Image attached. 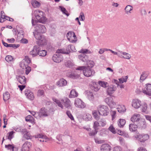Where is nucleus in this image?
<instances>
[{"mask_svg": "<svg viewBox=\"0 0 151 151\" xmlns=\"http://www.w3.org/2000/svg\"><path fill=\"white\" fill-rule=\"evenodd\" d=\"M36 32H33L35 37L38 40L37 44L39 45H45L46 44V40L43 35L41 33H44L46 31L45 26L41 24H37L36 28Z\"/></svg>", "mask_w": 151, "mask_h": 151, "instance_id": "obj_1", "label": "nucleus"}, {"mask_svg": "<svg viewBox=\"0 0 151 151\" xmlns=\"http://www.w3.org/2000/svg\"><path fill=\"white\" fill-rule=\"evenodd\" d=\"M35 16L37 22L42 23H45L47 20L46 17L43 15L44 13L41 11L36 10L34 12Z\"/></svg>", "mask_w": 151, "mask_h": 151, "instance_id": "obj_2", "label": "nucleus"}, {"mask_svg": "<svg viewBox=\"0 0 151 151\" xmlns=\"http://www.w3.org/2000/svg\"><path fill=\"white\" fill-rule=\"evenodd\" d=\"M145 126L144 122L140 121L137 124H136L135 123H133L130 124L129 125V128L130 131L134 132L137 130L138 127L139 128H142Z\"/></svg>", "mask_w": 151, "mask_h": 151, "instance_id": "obj_3", "label": "nucleus"}, {"mask_svg": "<svg viewBox=\"0 0 151 151\" xmlns=\"http://www.w3.org/2000/svg\"><path fill=\"white\" fill-rule=\"evenodd\" d=\"M99 114L103 116H106L108 115L109 112L107 106L104 105H99L97 107Z\"/></svg>", "mask_w": 151, "mask_h": 151, "instance_id": "obj_4", "label": "nucleus"}, {"mask_svg": "<svg viewBox=\"0 0 151 151\" xmlns=\"http://www.w3.org/2000/svg\"><path fill=\"white\" fill-rule=\"evenodd\" d=\"M35 45L33 47L32 50L29 52V54L31 55L33 57L37 56L38 55L39 51L40 50V47L44 45Z\"/></svg>", "mask_w": 151, "mask_h": 151, "instance_id": "obj_5", "label": "nucleus"}, {"mask_svg": "<svg viewBox=\"0 0 151 151\" xmlns=\"http://www.w3.org/2000/svg\"><path fill=\"white\" fill-rule=\"evenodd\" d=\"M94 71L92 70L90 68H88L86 66V68H85L83 71V73L84 75L87 77H89L94 75L95 73Z\"/></svg>", "mask_w": 151, "mask_h": 151, "instance_id": "obj_6", "label": "nucleus"}, {"mask_svg": "<svg viewBox=\"0 0 151 151\" xmlns=\"http://www.w3.org/2000/svg\"><path fill=\"white\" fill-rule=\"evenodd\" d=\"M25 58L26 60H23L19 64L20 67L24 69L26 68V67L28 66L29 63H30L31 62L30 59L29 58L28 56H26Z\"/></svg>", "mask_w": 151, "mask_h": 151, "instance_id": "obj_7", "label": "nucleus"}, {"mask_svg": "<svg viewBox=\"0 0 151 151\" xmlns=\"http://www.w3.org/2000/svg\"><path fill=\"white\" fill-rule=\"evenodd\" d=\"M74 104L75 106L80 108H83L86 107L85 103L79 98H76Z\"/></svg>", "mask_w": 151, "mask_h": 151, "instance_id": "obj_8", "label": "nucleus"}, {"mask_svg": "<svg viewBox=\"0 0 151 151\" xmlns=\"http://www.w3.org/2000/svg\"><path fill=\"white\" fill-rule=\"evenodd\" d=\"M32 144L28 141H26L22 145L21 151H29L31 147Z\"/></svg>", "mask_w": 151, "mask_h": 151, "instance_id": "obj_9", "label": "nucleus"}, {"mask_svg": "<svg viewBox=\"0 0 151 151\" xmlns=\"http://www.w3.org/2000/svg\"><path fill=\"white\" fill-rule=\"evenodd\" d=\"M66 37L68 40L70 42H74L76 41V40H74L76 37L74 33L73 32H68L67 34Z\"/></svg>", "mask_w": 151, "mask_h": 151, "instance_id": "obj_10", "label": "nucleus"}, {"mask_svg": "<svg viewBox=\"0 0 151 151\" xmlns=\"http://www.w3.org/2000/svg\"><path fill=\"white\" fill-rule=\"evenodd\" d=\"M52 59L54 62L59 63L63 60V57L62 54H57L53 55Z\"/></svg>", "mask_w": 151, "mask_h": 151, "instance_id": "obj_11", "label": "nucleus"}, {"mask_svg": "<svg viewBox=\"0 0 151 151\" xmlns=\"http://www.w3.org/2000/svg\"><path fill=\"white\" fill-rule=\"evenodd\" d=\"M137 136V139L141 142H145L149 138V135L147 134H139Z\"/></svg>", "mask_w": 151, "mask_h": 151, "instance_id": "obj_12", "label": "nucleus"}, {"mask_svg": "<svg viewBox=\"0 0 151 151\" xmlns=\"http://www.w3.org/2000/svg\"><path fill=\"white\" fill-rule=\"evenodd\" d=\"M145 89H142L143 93L147 95L151 96V84H146Z\"/></svg>", "mask_w": 151, "mask_h": 151, "instance_id": "obj_13", "label": "nucleus"}, {"mask_svg": "<svg viewBox=\"0 0 151 151\" xmlns=\"http://www.w3.org/2000/svg\"><path fill=\"white\" fill-rule=\"evenodd\" d=\"M16 79L21 84L25 85L26 83V79L24 76L21 75H17L16 77Z\"/></svg>", "mask_w": 151, "mask_h": 151, "instance_id": "obj_14", "label": "nucleus"}, {"mask_svg": "<svg viewBox=\"0 0 151 151\" xmlns=\"http://www.w3.org/2000/svg\"><path fill=\"white\" fill-rule=\"evenodd\" d=\"M107 89V93L109 95L111 96L116 89V88L114 85L112 84L108 86Z\"/></svg>", "mask_w": 151, "mask_h": 151, "instance_id": "obj_15", "label": "nucleus"}, {"mask_svg": "<svg viewBox=\"0 0 151 151\" xmlns=\"http://www.w3.org/2000/svg\"><path fill=\"white\" fill-rule=\"evenodd\" d=\"M47 110L45 107L41 108L39 111L40 117H45L48 116L49 114L48 113Z\"/></svg>", "mask_w": 151, "mask_h": 151, "instance_id": "obj_16", "label": "nucleus"}, {"mask_svg": "<svg viewBox=\"0 0 151 151\" xmlns=\"http://www.w3.org/2000/svg\"><path fill=\"white\" fill-rule=\"evenodd\" d=\"M141 102L139 99H135L133 100L132 102V106L136 109L139 108L141 106Z\"/></svg>", "mask_w": 151, "mask_h": 151, "instance_id": "obj_17", "label": "nucleus"}, {"mask_svg": "<svg viewBox=\"0 0 151 151\" xmlns=\"http://www.w3.org/2000/svg\"><path fill=\"white\" fill-rule=\"evenodd\" d=\"M25 94L27 97L29 99L32 100L34 99L33 93L30 90L26 89L24 91Z\"/></svg>", "mask_w": 151, "mask_h": 151, "instance_id": "obj_18", "label": "nucleus"}, {"mask_svg": "<svg viewBox=\"0 0 151 151\" xmlns=\"http://www.w3.org/2000/svg\"><path fill=\"white\" fill-rule=\"evenodd\" d=\"M67 83L66 80L63 78H61L57 82L56 84L58 86L63 87L66 86Z\"/></svg>", "mask_w": 151, "mask_h": 151, "instance_id": "obj_19", "label": "nucleus"}, {"mask_svg": "<svg viewBox=\"0 0 151 151\" xmlns=\"http://www.w3.org/2000/svg\"><path fill=\"white\" fill-rule=\"evenodd\" d=\"M111 146L108 144H104L101 147V151H110L111 150Z\"/></svg>", "mask_w": 151, "mask_h": 151, "instance_id": "obj_20", "label": "nucleus"}, {"mask_svg": "<svg viewBox=\"0 0 151 151\" xmlns=\"http://www.w3.org/2000/svg\"><path fill=\"white\" fill-rule=\"evenodd\" d=\"M61 101L64 103V105L66 108H70L71 107L70 101L68 98H67L64 99H62Z\"/></svg>", "mask_w": 151, "mask_h": 151, "instance_id": "obj_21", "label": "nucleus"}, {"mask_svg": "<svg viewBox=\"0 0 151 151\" xmlns=\"http://www.w3.org/2000/svg\"><path fill=\"white\" fill-rule=\"evenodd\" d=\"M78 58L84 62H86L88 60V57L86 54H81L78 56Z\"/></svg>", "mask_w": 151, "mask_h": 151, "instance_id": "obj_22", "label": "nucleus"}, {"mask_svg": "<svg viewBox=\"0 0 151 151\" xmlns=\"http://www.w3.org/2000/svg\"><path fill=\"white\" fill-rule=\"evenodd\" d=\"M35 138H37L38 141L40 142H43L44 141V139H46V136L41 134L35 135Z\"/></svg>", "mask_w": 151, "mask_h": 151, "instance_id": "obj_23", "label": "nucleus"}, {"mask_svg": "<svg viewBox=\"0 0 151 151\" xmlns=\"http://www.w3.org/2000/svg\"><path fill=\"white\" fill-rule=\"evenodd\" d=\"M75 49L74 46L73 45H68V47L66 48V54H69L71 51H75Z\"/></svg>", "mask_w": 151, "mask_h": 151, "instance_id": "obj_24", "label": "nucleus"}, {"mask_svg": "<svg viewBox=\"0 0 151 151\" xmlns=\"http://www.w3.org/2000/svg\"><path fill=\"white\" fill-rule=\"evenodd\" d=\"M25 120L33 124L35 123V119L31 115H28L25 118Z\"/></svg>", "mask_w": 151, "mask_h": 151, "instance_id": "obj_25", "label": "nucleus"}, {"mask_svg": "<svg viewBox=\"0 0 151 151\" xmlns=\"http://www.w3.org/2000/svg\"><path fill=\"white\" fill-rule=\"evenodd\" d=\"M66 75L69 77L73 79H76L78 77V75L71 72H68Z\"/></svg>", "mask_w": 151, "mask_h": 151, "instance_id": "obj_26", "label": "nucleus"}, {"mask_svg": "<svg viewBox=\"0 0 151 151\" xmlns=\"http://www.w3.org/2000/svg\"><path fill=\"white\" fill-rule=\"evenodd\" d=\"M149 75V72L147 71H143L141 75L140 80L143 81Z\"/></svg>", "mask_w": 151, "mask_h": 151, "instance_id": "obj_27", "label": "nucleus"}, {"mask_svg": "<svg viewBox=\"0 0 151 151\" xmlns=\"http://www.w3.org/2000/svg\"><path fill=\"white\" fill-rule=\"evenodd\" d=\"M78 93L76 91L75 89H73L70 92V93L69 95V98H72L76 97L78 96Z\"/></svg>", "mask_w": 151, "mask_h": 151, "instance_id": "obj_28", "label": "nucleus"}, {"mask_svg": "<svg viewBox=\"0 0 151 151\" xmlns=\"http://www.w3.org/2000/svg\"><path fill=\"white\" fill-rule=\"evenodd\" d=\"M131 121L133 123H135L136 124H138V123L141 121H140V120L139 118H138L137 115H134L131 118Z\"/></svg>", "mask_w": 151, "mask_h": 151, "instance_id": "obj_29", "label": "nucleus"}, {"mask_svg": "<svg viewBox=\"0 0 151 151\" xmlns=\"http://www.w3.org/2000/svg\"><path fill=\"white\" fill-rule=\"evenodd\" d=\"M83 119L86 121H89L91 120L92 117L91 115L88 113H86L83 116Z\"/></svg>", "mask_w": 151, "mask_h": 151, "instance_id": "obj_30", "label": "nucleus"}, {"mask_svg": "<svg viewBox=\"0 0 151 151\" xmlns=\"http://www.w3.org/2000/svg\"><path fill=\"white\" fill-rule=\"evenodd\" d=\"M87 96L90 101H93L94 100V96L92 92L90 91L87 92Z\"/></svg>", "mask_w": 151, "mask_h": 151, "instance_id": "obj_31", "label": "nucleus"}, {"mask_svg": "<svg viewBox=\"0 0 151 151\" xmlns=\"http://www.w3.org/2000/svg\"><path fill=\"white\" fill-rule=\"evenodd\" d=\"M65 65L66 67L72 68L74 65V64L71 60H68L65 62Z\"/></svg>", "mask_w": 151, "mask_h": 151, "instance_id": "obj_32", "label": "nucleus"}, {"mask_svg": "<svg viewBox=\"0 0 151 151\" xmlns=\"http://www.w3.org/2000/svg\"><path fill=\"white\" fill-rule=\"evenodd\" d=\"M98 114H99V112L98 110H94L92 111V114L93 117L97 120H98L99 119Z\"/></svg>", "mask_w": 151, "mask_h": 151, "instance_id": "obj_33", "label": "nucleus"}, {"mask_svg": "<svg viewBox=\"0 0 151 151\" xmlns=\"http://www.w3.org/2000/svg\"><path fill=\"white\" fill-rule=\"evenodd\" d=\"M125 123L126 121L125 119H119V121L118 122V126L120 127H122L124 126Z\"/></svg>", "mask_w": 151, "mask_h": 151, "instance_id": "obj_34", "label": "nucleus"}, {"mask_svg": "<svg viewBox=\"0 0 151 151\" xmlns=\"http://www.w3.org/2000/svg\"><path fill=\"white\" fill-rule=\"evenodd\" d=\"M121 53L124 56L122 55L121 58H124L125 59H129L131 58V56L130 54L128 53H126V52H121Z\"/></svg>", "mask_w": 151, "mask_h": 151, "instance_id": "obj_35", "label": "nucleus"}, {"mask_svg": "<svg viewBox=\"0 0 151 151\" xmlns=\"http://www.w3.org/2000/svg\"><path fill=\"white\" fill-rule=\"evenodd\" d=\"M59 8L63 14L66 15L67 16H69V14L68 13L65 8L62 6H59Z\"/></svg>", "mask_w": 151, "mask_h": 151, "instance_id": "obj_36", "label": "nucleus"}, {"mask_svg": "<svg viewBox=\"0 0 151 151\" xmlns=\"http://www.w3.org/2000/svg\"><path fill=\"white\" fill-rule=\"evenodd\" d=\"M3 100L5 101L8 100L10 98V94L8 92H6L3 94Z\"/></svg>", "mask_w": 151, "mask_h": 151, "instance_id": "obj_37", "label": "nucleus"}, {"mask_svg": "<svg viewBox=\"0 0 151 151\" xmlns=\"http://www.w3.org/2000/svg\"><path fill=\"white\" fill-rule=\"evenodd\" d=\"M99 84L101 86L104 88H106L109 86V83L106 82L100 81H99Z\"/></svg>", "mask_w": 151, "mask_h": 151, "instance_id": "obj_38", "label": "nucleus"}, {"mask_svg": "<svg viewBox=\"0 0 151 151\" xmlns=\"http://www.w3.org/2000/svg\"><path fill=\"white\" fill-rule=\"evenodd\" d=\"M14 132L13 131H12L9 132L7 134H8V136H7L6 138V139H9L10 141H11L12 139L14 137V135L13 134L14 133Z\"/></svg>", "mask_w": 151, "mask_h": 151, "instance_id": "obj_39", "label": "nucleus"}, {"mask_svg": "<svg viewBox=\"0 0 151 151\" xmlns=\"http://www.w3.org/2000/svg\"><path fill=\"white\" fill-rule=\"evenodd\" d=\"M47 54V51L45 50H40L39 51L38 55L42 57L45 56Z\"/></svg>", "mask_w": 151, "mask_h": 151, "instance_id": "obj_40", "label": "nucleus"}, {"mask_svg": "<svg viewBox=\"0 0 151 151\" xmlns=\"http://www.w3.org/2000/svg\"><path fill=\"white\" fill-rule=\"evenodd\" d=\"M132 6L130 5L127 6L124 9L126 13L128 14V13H130V11L132 10Z\"/></svg>", "mask_w": 151, "mask_h": 151, "instance_id": "obj_41", "label": "nucleus"}, {"mask_svg": "<svg viewBox=\"0 0 151 151\" xmlns=\"http://www.w3.org/2000/svg\"><path fill=\"white\" fill-rule=\"evenodd\" d=\"M99 122L100 126L103 127L105 126L106 124L105 119H101Z\"/></svg>", "mask_w": 151, "mask_h": 151, "instance_id": "obj_42", "label": "nucleus"}, {"mask_svg": "<svg viewBox=\"0 0 151 151\" xmlns=\"http://www.w3.org/2000/svg\"><path fill=\"white\" fill-rule=\"evenodd\" d=\"M5 147L8 150H12V151H14V145L8 144L5 145Z\"/></svg>", "mask_w": 151, "mask_h": 151, "instance_id": "obj_43", "label": "nucleus"}, {"mask_svg": "<svg viewBox=\"0 0 151 151\" xmlns=\"http://www.w3.org/2000/svg\"><path fill=\"white\" fill-rule=\"evenodd\" d=\"M32 4L34 8L39 7L40 5V3L36 0H34L32 1Z\"/></svg>", "mask_w": 151, "mask_h": 151, "instance_id": "obj_44", "label": "nucleus"}, {"mask_svg": "<svg viewBox=\"0 0 151 151\" xmlns=\"http://www.w3.org/2000/svg\"><path fill=\"white\" fill-rule=\"evenodd\" d=\"M91 88L93 91H97L99 90L100 86H97L95 84L91 85Z\"/></svg>", "mask_w": 151, "mask_h": 151, "instance_id": "obj_45", "label": "nucleus"}, {"mask_svg": "<svg viewBox=\"0 0 151 151\" xmlns=\"http://www.w3.org/2000/svg\"><path fill=\"white\" fill-rule=\"evenodd\" d=\"M53 101L55 102L58 105V106L60 107L62 109L63 108V106L60 101L56 99H53Z\"/></svg>", "mask_w": 151, "mask_h": 151, "instance_id": "obj_46", "label": "nucleus"}, {"mask_svg": "<svg viewBox=\"0 0 151 151\" xmlns=\"http://www.w3.org/2000/svg\"><path fill=\"white\" fill-rule=\"evenodd\" d=\"M113 100V99L112 97H109L106 98L105 99V101L109 106Z\"/></svg>", "mask_w": 151, "mask_h": 151, "instance_id": "obj_47", "label": "nucleus"}, {"mask_svg": "<svg viewBox=\"0 0 151 151\" xmlns=\"http://www.w3.org/2000/svg\"><path fill=\"white\" fill-rule=\"evenodd\" d=\"M80 53H82V54H85L86 53L90 54L91 52L89 50L87 49H81L79 51Z\"/></svg>", "mask_w": 151, "mask_h": 151, "instance_id": "obj_48", "label": "nucleus"}, {"mask_svg": "<svg viewBox=\"0 0 151 151\" xmlns=\"http://www.w3.org/2000/svg\"><path fill=\"white\" fill-rule=\"evenodd\" d=\"M108 129L113 133L115 134L116 133V130L114 128L112 125H111L108 128Z\"/></svg>", "mask_w": 151, "mask_h": 151, "instance_id": "obj_49", "label": "nucleus"}, {"mask_svg": "<svg viewBox=\"0 0 151 151\" xmlns=\"http://www.w3.org/2000/svg\"><path fill=\"white\" fill-rule=\"evenodd\" d=\"M100 125L99 122L95 121L94 122L93 128L94 129L98 130V127Z\"/></svg>", "mask_w": 151, "mask_h": 151, "instance_id": "obj_50", "label": "nucleus"}, {"mask_svg": "<svg viewBox=\"0 0 151 151\" xmlns=\"http://www.w3.org/2000/svg\"><path fill=\"white\" fill-rule=\"evenodd\" d=\"M126 109L124 105L120 108H119L118 109V111L120 113L124 112L126 111Z\"/></svg>", "mask_w": 151, "mask_h": 151, "instance_id": "obj_51", "label": "nucleus"}, {"mask_svg": "<svg viewBox=\"0 0 151 151\" xmlns=\"http://www.w3.org/2000/svg\"><path fill=\"white\" fill-rule=\"evenodd\" d=\"M128 77L127 76H126L124 78H122L119 79V82L120 83H123L124 82H126Z\"/></svg>", "mask_w": 151, "mask_h": 151, "instance_id": "obj_52", "label": "nucleus"}, {"mask_svg": "<svg viewBox=\"0 0 151 151\" xmlns=\"http://www.w3.org/2000/svg\"><path fill=\"white\" fill-rule=\"evenodd\" d=\"M56 53L57 54L63 53V54H66V51L64 49H58L56 51Z\"/></svg>", "mask_w": 151, "mask_h": 151, "instance_id": "obj_53", "label": "nucleus"}, {"mask_svg": "<svg viewBox=\"0 0 151 151\" xmlns=\"http://www.w3.org/2000/svg\"><path fill=\"white\" fill-rule=\"evenodd\" d=\"M17 31L18 32V35H19V34H21L22 35H23L24 34V32L22 30H21L20 31H19L18 29L16 30V29H14L13 31V32H14V34L15 35H16L17 34Z\"/></svg>", "mask_w": 151, "mask_h": 151, "instance_id": "obj_54", "label": "nucleus"}, {"mask_svg": "<svg viewBox=\"0 0 151 151\" xmlns=\"http://www.w3.org/2000/svg\"><path fill=\"white\" fill-rule=\"evenodd\" d=\"M98 132V130L94 129V130H92L89 132L88 133L90 136H94Z\"/></svg>", "mask_w": 151, "mask_h": 151, "instance_id": "obj_55", "label": "nucleus"}, {"mask_svg": "<svg viewBox=\"0 0 151 151\" xmlns=\"http://www.w3.org/2000/svg\"><path fill=\"white\" fill-rule=\"evenodd\" d=\"M66 114L68 116L71 120H74V117L70 111H66Z\"/></svg>", "mask_w": 151, "mask_h": 151, "instance_id": "obj_56", "label": "nucleus"}, {"mask_svg": "<svg viewBox=\"0 0 151 151\" xmlns=\"http://www.w3.org/2000/svg\"><path fill=\"white\" fill-rule=\"evenodd\" d=\"M13 60V57L11 55H7L5 58V60L8 62H11Z\"/></svg>", "mask_w": 151, "mask_h": 151, "instance_id": "obj_57", "label": "nucleus"}, {"mask_svg": "<svg viewBox=\"0 0 151 151\" xmlns=\"http://www.w3.org/2000/svg\"><path fill=\"white\" fill-rule=\"evenodd\" d=\"M23 137L27 139H29L31 138V136L28 132H27V133H26L23 135Z\"/></svg>", "mask_w": 151, "mask_h": 151, "instance_id": "obj_58", "label": "nucleus"}, {"mask_svg": "<svg viewBox=\"0 0 151 151\" xmlns=\"http://www.w3.org/2000/svg\"><path fill=\"white\" fill-rule=\"evenodd\" d=\"M147 104H145L143 106H142V112H146L147 111Z\"/></svg>", "mask_w": 151, "mask_h": 151, "instance_id": "obj_59", "label": "nucleus"}, {"mask_svg": "<svg viewBox=\"0 0 151 151\" xmlns=\"http://www.w3.org/2000/svg\"><path fill=\"white\" fill-rule=\"evenodd\" d=\"M88 66L87 67L88 68H90L91 69L94 65V63L93 61H90L89 63L87 64Z\"/></svg>", "mask_w": 151, "mask_h": 151, "instance_id": "obj_60", "label": "nucleus"}, {"mask_svg": "<svg viewBox=\"0 0 151 151\" xmlns=\"http://www.w3.org/2000/svg\"><path fill=\"white\" fill-rule=\"evenodd\" d=\"M20 45L19 44L16 45L15 44H9L8 47H12L14 49H16L19 47Z\"/></svg>", "mask_w": 151, "mask_h": 151, "instance_id": "obj_61", "label": "nucleus"}, {"mask_svg": "<svg viewBox=\"0 0 151 151\" xmlns=\"http://www.w3.org/2000/svg\"><path fill=\"white\" fill-rule=\"evenodd\" d=\"M6 15L1 14V17L0 18V22L3 23L5 21V19Z\"/></svg>", "mask_w": 151, "mask_h": 151, "instance_id": "obj_62", "label": "nucleus"}, {"mask_svg": "<svg viewBox=\"0 0 151 151\" xmlns=\"http://www.w3.org/2000/svg\"><path fill=\"white\" fill-rule=\"evenodd\" d=\"M44 91L42 90H39L37 92V95L40 96L44 95Z\"/></svg>", "mask_w": 151, "mask_h": 151, "instance_id": "obj_63", "label": "nucleus"}, {"mask_svg": "<svg viewBox=\"0 0 151 151\" xmlns=\"http://www.w3.org/2000/svg\"><path fill=\"white\" fill-rule=\"evenodd\" d=\"M26 69L25 73L27 75H28L31 70V68L30 67L28 66L26 67V68H25Z\"/></svg>", "mask_w": 151, "mask_h": 151, "instance_id": "obj_64", "label": "nucleus"}]
</instances>
